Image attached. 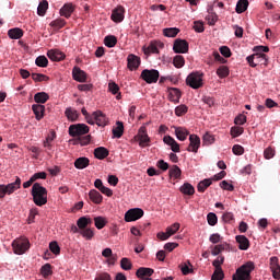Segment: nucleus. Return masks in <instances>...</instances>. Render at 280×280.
Listing matches in <instances>:
<instances>
[{
    "label": "nucleus",
    "mask_w": 280,
    "mask_h": 280,
    "mask_svg": "<svg viewBox=\"0 0 280 280\" xmlns=\"http://www.w3.org/2000/svg\"><path fill=\"white\" fill-rule=\"evenodd\" d=\"M33 202L37 207H43L47 202V188L43 187L39 183L33 184L32 187Z\"/></svg>",
    "instance_id": "obj_1"
},
{
    "label": "nucleus",
    "mask_w": 280,
    "mask_h": 280,
    "mask_svg": "<svg viewBox=\"0 0 280 280\" xmlns=\"http://www.w3.org/2000/svg\"><path fill=\"white\" fill-rule=\"evenodd\" d=\"M30 240L25 236H21L19 238H15L12 242V248L15 255H25L27 253V249L30 248Z\"/></svg>",
    "instance_id": "obj_2"
},
{
    "label": "nucleus",
    "mask_w": 280,
    "mask_h": 280,
    "mask_svg": "<svg viewBox=\"0 0 280 280\" xmlns=\"http://www.w3.org/2000/svg\"><path fill=\"white\" fill-rule=\"evenodd\" d=\"M253 270H255V262L247 261L236 270L237 278L233 276V280H250Z\"/></svg>",
    "instance_id": "obj_3"
},
{
    "label": "nucleus",
    "mask_w": 280,
    "mask_h": 280,
    "mask_svg": "<svg viewBox=\"0 0 280 280\" xmlns=\"http://www.w3.org/2000/svg\"><path fill=\"white\" fill-rule=\"evenodd\" d=\"M249 67H257L259 65H264L265 67L268 66V56L266 54H254L246 58Z\"/></svg>",
    "instance_id": "obj_4"
},
{
    "label": "nucleus",
    "mask_w": 280,
    "mask_h": 280,
    "mask_svg": "<svg viewBox=\"0 0 280 280\" xmlns=\"http://www.w3.org/2000/svg\"><path fill=\"white\" fill-rule=\"evenodd\" d=\"M16 189H21V179L16 177L14 183L0 185V198H5V194H14Z\"/></svg>",
    "instance_id": "obj_5"
},
{
    "label": "nucleus",
    "mask_w": 280,
    "mask_h": 280,
    "mask_svg": "<svg viewBox=\"0 0 280 280\" xmlns=\"http://www.w3.org/2000/svg\"><path fill=\"white\" fill-rule=\"evenodd\" d=\"M187 86L190 89H201L202 86V73L192 72L186 79Z\"/></svg>",
    "instance_id": "obj_6"
},
{
    "label": "nucleus",
    "mask_w": 280,
    "mask_h": 280,
    "mask_svg": "<svg viewBox=\"0 0 280 280\" xmlns=\"http://www.w3.org/2000/svg\"><path fill=\"white\" fill-rule=\"evenodd\" d=\"M159 70H154V69H151V70H148V69H144L142 72H141V75L140 78H142L144 80V82H147V84H156V82H159Z\"/></svg>",
    "instance_id": "obj_7"
},
{
    "label": "nucleus",
    "mask_w": 280,
    "mask_h": 280,
    "mask_svg": "<svg viewBox=\"0 0 280 280\" xmlns=\"http://www.w3.org/2000/svg\"><path fill=\"white\" fill-rule=\"evenodd\" d=\"M70 137H82V135H89V126L84 124L71 125L69 127Z\"/></svg>",
    "instance_id": "obj_8"
},
{
    "label": "nucleus",
    "mask_w": 280,
    "mask_h": 280,
    "mask_svg": "<svg viewBox=\"0 0 280 280\" xmlns=\"http://www.w3.org/2000/svg\"><path fill=\"white\" fill-rule=\"evenodd\" d=\"M143 218V209L132 208L125 213V222H137Z\"/></svg>",
    "instance_id": "obj_9"
},
{
    "label": "nucleus",
    "mask_w": 280,
    "mask_h": 280,
    "mask_svg": "<svg viewBox=\"0 0 280 280\" xmlns=\"http://www.w3.org/2000/svg\"><path fill=\"white\" fill-rule=\"evenodd\" d=\"M136 141H139L140 148H147V145H150V137L148 136V130L145 127H141L138 130V135L135 137Z\"/></svg>",
    "instance_id": "obj_10"
},
{
    "label": "nucleus",
    "mask_w": 280,
    "mask_h": 280,
    "mask_svg": "<svg viewBox=\"0 0 280 280\" xmlns=\"http://www.w3.org/2000/svg\"><path fill=\"white\" fill-rule=\"evenodd\" d=\"M92 119L96 126H101L102 128L108 126V117H106V114L102 113V110L94 112L92 114Z\"/></svg>",
    "instance_id": "obj_11"
},
{
    "label": "nucleus",
    "mask_w": 280,
    "mask_h": 280,
    "mask_svg": "<svg viewBox=\"0 0 280 280\" xmlns=\"http://www.w3.org/2000/svg\"><path fill=\"white\" fill-rule=\"evenodd\" d=\"M127 67H128L129 71H137V69H139V67H141V57H139L135 54L128 55Z\"/></svg>",
    "instance_id": "obj_12"
},
{
    "label": "nucleus",
    "mask_w": 280,
    "mask_h": 280,
    "mask_svg": "<svg viewBox=\"0 0 280 280\" xmlns=\"http://www.w3.org/2000/svg\"><path fill=\"white\" fill-rule=\"evenodd\" d=\"M269 268L272 272V277L276 280H280V265H279V257L272 256L269 259Z\"/></svg>",
    "instance_id": "obj_13"
},
{
    "label": "nucleus",
    "mask_w": 280,
    "mask_h": 280,
    "mask_svg": "<svg viewBox=\"0 0 280 280\" xmlns=\"http://www.w3.org/2000/svg\"><path fill=\"white\" fill-rule=\"evenodd\" d=\"M173 50L175 54H187L189 51V43L185 39H175Z\"/></svg>",
    "instance_id": "obj_14"
},
{
    "label": "nucleus",
    "mask_w": 280,
    "mask_h": 280,
    "mask_svg": "<svg viewBox=\"0 0 280 280\" xmlns=\"http://www.w3.org/2000/svg\"><path fill=\"white\" fill-rule=\"evenodd\" d=\"M125 14H126V9L122 5H118L112 11L110 19L112 21H114V23H121V21H124L125 19Z\"/></svg>",
    "instance_id": "obj_15"
},
{
    "label": "nucleus",
    "mask_w": 280,
    "mask_h": 280,
    "mask_svg": "<svg viewBox=\"0 0 280 280\" xmlns=\"http://www.w3.org/2000/svg\"><path fill=\"white\" fill-rule=\"evenodd\" d=\"M189 145L187 148V152H194L195 154L198 153V150L200 149V137L197 135H190L189 136Z\"/></svg>",
    "instance_id": "obj_16"
},
{
    "label": "nucleus",
    "mask_w": 280,
    "mask_h": 280,
    "mask_svg": "<svg viewBox=\"0 0 280 280\" xmlns=\"http://www.w3.org/2000/svg\"><path fill=\"white\" fill-rule=\"evenodd\" d=\"M75 12V5L73 3L68 2L62 5L59 11L60 16H65V19H71V15Z\"/></svg>",
    "instance_id": "obj_17"
},
{
    "label": "nucleus",
    "mask_w": 280,
    "mask_h": 280,
    "mask_svg": "<svg viewBox=\"0 0 280 280\" xmlns=\"http://www.w3.org/2000/svg\"><path fill=\"white\" fill-rule=\"evenodd\" d=\"M47 56L49 60H52L54 62H60V60H65L66 58L65 52L60 51L59 49L48 50Z\"/></svg>",
    "instance_id": "obj_18"
},
{
    "label": "nucleus",
    "mask_w": 280,
    "mask_h": 280,
    "mask_svg": "<svg viewBox=\"0 0 280 280\" xmlns=\"http://www.w3.org/2000/svg\"><path fill=\"white\" fill-rule=\"evenodd\" d=\"M235 240L238 243L240 250H248L250 248V241L245 235H236Z\"/></svg>",
    "instance_id": "obj_19"
},
{
    "label": "nucleus",
    "mask_w": 280,
    "mask_h": 280,
    "mask_svg": "<svg viewBox=\"0 0 280 280\" xmlns=\"http://www.w3.org/2000/svg\"><path fill=\"white\" fill-rule=\"evenodd\" d=\"M72 78L75 82H85L86 81V72H84L79 67H74L72 69Z\"/></svg>",
    "instance_id": "obj_20"
},
{
    "label": "nucleus",
    "mask_w": 280,
    "mask_h": 280,
    "mask_svg": "<svg viewBox=\"0 0 280 280\" xmlns=\"http://www.w3.org/2000/svg\"><path fill=\"white\" fill-rule=\"evenodd\" d=\"M163 141L166 145H170L172 152H180V144H178L172 136H165Z\"/></svg>",
    "instance_id": "obj_21"
},
{
    "label": "nucleus",
    "mask_w": 280,
    "mask_h": 280,
    "mask_svg": "<svg viewBox=\"0 0 280 280\" xmlns=\"http://www.w3.org/2000/svg\"><path fill=\"white\" fill-rule=\"evenodd\" d=\"M182 95L180 90L177 88H171L168 90V100L170 102H174V104H178V102H180Z\"/></svg>",
    "instance_id": "obj_22"
},
{
    "label": "nucleus",
    "mask_w": 280,
    "mask_h": 280,
    "mask_svg": "<svg viewBox=\"0 0 280 280\" xmlns=\"http://www.w3.org/2000/svg\"><path fill=\"white\" fill-rule=\"evenodd\" d=\"M32 110H33L37 121H40V119H43L45 117V105L34 104L32 106Z\"/></svg>",
    "instance_id": "obj_23"
},
{
    "label": "nucleus",
    "mask_w": 280,
    "mask_h": 280,
    "mask_svg": "<svg viewBox=\"0 0 280 280\" xmlns=\"http://www.w3.org/2000/svg\"><path fill=\"white\" fill-rule=\"evenodd\" d=\"M175 130L176 138L178 141H185L187 139V136L189 135V131H187V128L185 127H172Z\"/></svg>",
    "instance_id": "obj_24"
},
{
    "label": "nucleus",
    "mask_w": 280,
    "mask_h": 280,
    "mask_svg": "<svg viewBox=\"0 0 280 280\" xmlns=\"http://www.w3.org/2000/svg\"><path fill=\"white\" fill-rule=\"evenodd\" d=\"M152 275H154V269L145 267L139 268L136 272L139 279H145V277H152Z\"/></svg>",
    "instance_id": "obj_25"
},
{
    "label": "nucleus",
    "mask_w": 280,
    "mask_h": 280,
    "mask_svg": "<svg viewBox=\"0 0 280 280\" xmlns=\"http://www.w3.org/2000/svg\"><path fill=\"white\" fill-rule=\"evenodd\" d=\"M89 197H90V200L94 202V205H102V200H104V197L102 196V194H100V191L95 189L90 190Z\"/></svg>",
    "instance_id": "obj_26"
},
{
    "label": "nucleus",
    "mask_w": 280,
    "mask_h": 280,
    "mask_svg": "<svg viewBox=\"0 0 280 280\" xmlns=\"http://www.w3.org/2000/svg\"><path fill=\"white\" fill-rule=\"evenodd\" d=\"M94 156L95 159H98L100 161H104L106 156H108V149L104 147H98L94 149Z\"/></svg>",
    "instance_id": "obj_27"
},
{
    "label": "nucleus",
    "mask_w": 280,
    "mask_h": 280,
    "mask_svg": "<svg viewBox=\"0 0 280 280\" xmlns=\"http://www.w3.org/2000/svg\"><path fill=\"white\" fill-rule=\"evenodd\" d=\"M212 184H213V182L211 180V178H206V179L199 182V184L197 185V190L200 194H205V191H207L208 187H211Z\"/></svg>",
    "instance_id": "obj_28"
},
{
    "label": "nucleus",
    "mask_w": 280,
    "mask_h": 280,
    "mask_svg": "<svg viewBox=\"0 0 280 280\" xmlns=\"http://www.w3.org/2000/svg\"><path fill=\"white\" fill-rule=\"evenodd\" d=\"M91 163L89 158H79L74 161V167L77 170H86V166Z\"/></svg>",
    "instance_id": "obj_29"
},
{
    "label": "nucleus",
    "mask_w": 280,
    "mask_h": 280,
    "mask_svg": "<svg viewBox=\"0 0 280 280\" xmlns=\"http://www.w3.org/2000/svg\"><path fill=\"white\" fill-rule=\"evenodd\" d=\"M9 38L14 40H19V38H23V30L15 27L8 31Z\"/></svg>",
    "instance_id": "obj_30"
},
{
    "label": "nucleus",
    "mask_w": 280,
    "mask_h": 280,
    "mask_svg": "<svg viewBox=\"0 0 280 280\" xmlns=\"http://www.w3.org/2000/svg\"><path fill=\"white\" fill-rule=\"evenodd\" d=\"M179 191L184 194V196H194V194H196V189L189 183H185L180 186Z\"/></svg>",
    "instance_id": "obj_31"
},
{
    "label": "nucleus",
    "mask_w": 280,
    "mask_h": 280,
    "mask_svg": "<svg viewBox=\"0 0 280 280\" xmlns=\"http://www.w3.org/2000/svg\"><path fill=\"white\" fill-rule=\"evenodd\" d=\"M248 10V0H238L236 3L235 12L237 14H244Z\"/></svg>",
    "instance_id": "obj_32"
},
{
    "label": "nucleus",
    "mask_w": 280,
    "mask_h": 280,
    "mask_svg": "<svg viewBox=\"0 0 280 280\" xmlns=\"http://www.w3.org/2000/svg\"><path fill=\"white\" fill-rule=\"evenodd\" d=\"M116 126L117 127L113 129V136L116 139H121V137H124V122L117 121Z\"/></svg>",
    "instance_id": "obj_33"
},
{
    "label": "nucleus",
    "mask_w": 280,
    "mask_h": 280,
    "mask_svg": "<svg viewBox=\"0 0 280 280\" xmlns=\"http://www.w3.org/2000/svg\"><path fill=\"white\" fill-rule=\"evenodd\" d=\"M49 100V94L46 92H39L34 95L36 104H45Z\"/></svg>",
    "instance_id": "obj_34"
},
{
    "label": "nucleus",
    "mask_w": 280,
    "mask_h": 280,
    "mask_svg": "<svg viewBox=\"0 0 280 280\" xmlns=\"http://www.w3.org/2000/svg\"><path fill=\"white\" fill-rule=\"evenodd\" d=\"M93 220H91L90 218L86 217H81L78 221H77V226L79 229H81V231H84V229H86V226H89V224H92Z\"/></svg>",
    "instance_id": "obj_35"
},
{
    "label": "nucleus",
    "mask_w": 280,
    "mask_h": 280,
    "mask_svg": "<svg viewBox=\"0 0 280 280\" xmlns=\"http://www.w3.org/2000/svg\"><path fill=\"white\" fill-rule=\"evenodd\" d=\"M66 117H68L69 121H78V117H80V114L78 110L69 107L66 109Z\"/></svg>",
    "instance_id": "obj_36"
},
{
    "label": "nucleus",
    "mask_w": 280,
    "mask_h": 280,
    "mask_svg": "<svg viewBox=\"0 0 280 280\" xmlns=\"http://www.w3.org/2000/svg\"><path fill=\"white\" fill-rule=\"evenodd\" d=\"M48 8H49V2H47V0H43L37 8L38 16H45V14H47Z\"/></svg>",
    "instance_id": "obj_37"
},
{
    "label": "nucleus",
    "mask_w": 280,
    "mask_h": 280,
    "mask_svg": "<svg viewBox=\"0 0 280 280\" xmlns=\"http://www.w3.org/2000/svg\"><path fill=\"white\" fill-rule=\"evenodd\" d=\"M168 174L171 178H180L183 171H180V167H178V165H173L170 168Z\"/></svg>",
    "instance_id": "obj_38"
},
{
    "label": "nucleus",
    "mask_w": 280,
    "mask_h": 280,
    "mask_svg": "<svg viewBox=\"0 0 280 280\" xmlns=\"http://www.w3.org/2000/svg\"><path fill=\"white\" fill-rule=\"evenodd\" d=\"M178 32H180V31L176 27H171V28H164L163 30V34L167 38H175V36H178Z\"/></svg>",
    "instance_id": "obj_39"
},
{
    "label": "nucleus",
    "mask_w": 280,
    "mask_h": 280,
    "mask_svg": "<svg viewBox=\"0 0 280 280\" xmlns=\"http://www.w3.org/2000/svg\"><path fill=\"white\" fill-rule=\"evenodd\" d=\"M228 248H229V244H226V243L215 245L211 250V255H213L215 257V256L220 255V253H222L223 250H226Z\"/></svg>",
    "instance_id": "obj_40"
},
{
    "label": "nucleus",
    "mask_w": 280,
    "mask_h": 280,
    "mask_svg": "<svg viewBox=\"0 0 280 280\" xmlns=\"http://www.w3.org/2000/svg\"><path fill=\"white\" fill-rule=\"evenodd\" d=\"M173 65L176 67V69H183L185 67V57L182 55H177L173 59Z\"/></svg>",
    "instance_id": "obj_41"
},
{
    "label": "nucleus",
    "mask_w": 280,
    "mask_h": 280,
    "mask_svg": "<svg viewBox=\"0 0 280 280\" xmlns=\"http://www.w3.org/2000/svg\"><path fill=\"white\" fill-rule=\"evenodd\" d=\"M67 25V21L65 19H57L50 22V27H54V30H62Z\"/></svg>",
    "instance_id": "obj_42"
},
{
    "label": "nucleus",
    "mask_w": 280,
    "mask_h": 280,
    "mask_svg": "<svg viewBox=\"0 0 280 280\" xmlns=\"http://www.w3.org/2000/svg\"><path fill=\"white\" fill-rule=\"evenodd\" d=\"M104 44L106 47H115V45H117V37H115V35H108L104 38Z\"/></svg>",
    "instance_id": "obj_43"
},
{
    "label": "nucleus",
    "mask_w": 280,
    "mask_h": 280,
    "mask_svg": "<svg viewBox=\"0 0 280 280\" xmlns=\"http://www.w3.org/2000/svg\"><path fill=\"white\" fill-rule=\"evenodd\" d=\"M106 223H107V221H106V218H104V217H95L94 218V224H95L96 229H98V230L104 229L106 226Z\"/></svg>",
    "instance_id": "obj_44"
},
{
    "label": "nucleus",
    "mask_w": 280,
    "mask_h": 280,
    "mask_svg": "<svg viewBox=\"0 0 280 280\" xmlns=\"http://www.w3.org/2000/svg\"><path fill=\"white\" fill-rule=\"evenodd\" d=\"M194 266H191V262L187 261L180 265V270L183 275H191L194 272Z\"/></svg>",
    "instance_id": "obj_45"
},
{
    "label": "nucleus",
    "mask_w": 280,
    "mask_h": 280,
    "mask_svg": "<svg viewBox=\"0 0 280 280\" xmlns=\"http://www.w3.org/2000/svg\"><path fill=\"white\" fill-rule=\"evenodd\" d=\"M31 77L34 82H47L49 80V77L43 73H32Z\"/></svg>",
    "instance_id": "obj_46"
},
{
    "label": "nucleus",
    "mask_w": 280,
    "mask_h": 280,
    "mask_svg": "<svg viewBox=\"0 0 280 280\" xmlns=\"http://www.w3.org/2000/svg\"><path fill=\"white\" fill-rule=\"evenodd\" d=\"M217 75L221 79L223 78H228L229 75V67L226 66H220L218 69H217Z\"/></svg>",
    "instance_id": "obj_47"
},
{
    "label": "nucleus",
    "mask_w": 280,
    "mask_h": 280,
    "mask_svg": "<svg viewBox=\"0 0 280 280\" xmlns=\"http://www.w3.org/2000/svg\"><path fill=\"white\" fill-rule=\"evenodd\" d=\"M35 65L37 67L45 68V67H47L49 65V60L45 56H39V57L36 58Z\"/></svg>",
    "instance_id": "obj_48"
},
{
    "label": "nucleus",
    "mask_w": 280,
    "mask_h": 280,
    "mask_svg": "<svg viewBox=\"0 0 280 280\" xmlns=\"http://www.w3.org/2000/svg\"><path fill=\"white\" fill-rule=\"evenodd\" d=\"M120 268L122 270H132V261L129 260V258H121L120 260Z\"/></svg>",
    "instance_id": "obj_49"
},
{
    "label": "nucleus",
    "mask_w": 280,
    "mask_h": 280,
    "mask_svg": "<svg viewBox=\"0 0 280 280\" xmlns=\"http://www.w3.org/2000/svg\"><path fill=\"white\" fill-rule=\"evenodd\" d=\"M187 110H188L187 105L182 104L175 108V115L177 117H183V115H186Z\"/></svg>",
    "instance_id": "obj_50"
},
{
    "label": "nucleus",
    "mask_w": 280,
    "mask_h": 280,
    "mask_svg": "<svg viewBox=\"0 0 280 280\" xmlns=\"http://www.w3.org/2000/svg\"><path fill=\"white\" fill-rule=\"evenodd\" d=\"M207 220L210 226H215L218 224V215L213 212L208 213Z\"/></svg>",
    "instance_id": "obj_51"
},
{
    "label": "nucleus",
    "mask_w": 280,
    "mask_h": 280,
    "mask_svg": "<svg viewBox=\"0 0 280 280\" xmlns=\"http://www.w3.org/2000/svg\"><path fill=\"white\" fill-rule=\"evenodd\" d=\"M241 135H244V127H232L231 128V136L233 139L240 137Z\"/></svg>",
    "instance_id": "obj_52"
},
{
    "label": "nucleus",
    "mask_w": 280,
    "mask_h": 280,
    "mask_svg": "<svg viewBox=\"0 0 280 280\" xmlns=\"http://www.w3.org/2000/svg\"><path fill=\"white\" fill-rule=\"evenodd\" d=\"M180 229V223H174L171 226L166 228V232L172 237V235H176V232Z\"/></svg>",
    "instance_id": "obj_53"
},
{
    "label": "nucleus",
    "mask_w": 280,
    "mask_h": 280,
    "mask_svg": "<svg viewBox=\"0 0 280 280\" xmlns=\"http://www.w3.org/2000/svg\"><path fill=\"white\" fill-rule=\"evenodd\" d=\"M202 140L206 145H211V143H215V137H213V135L209 132L205 133Z\"/></svg>",
    "instance_id": "obj_54"
},
{
    "label": "nucleus",
    "mask_w": 280,
    "mask_h": 280,
    "mask_svg": "<svg viewBox=\"0 0 280 280\" xmlns=\"http://www.w3.org/2000/svg\"><path fill=\"white\" fill-rule=\"evenodd\" d=\"M222 264H224V256H219L212 261V266L215 268V270H222Z\"/></svg>",
    "instance_id": "obj_55"
},
{
    "label": "nucleus",
    "mask_w": 280,
    "mask_h": 280,
    "mask_svg": "<svg viewBox=\"0 0 280 280\" xmlns=\"http://www.w3.org/2000/svg\"><path fill=\"white\" fill-rule=\"evenodd\" d=\"M54 139H56V132L47 136L46 140L44 141V148L51 150V142L54 141Z\"/></svg>",
    "instance_id": "obj_56"
},
{
    "label": "nucleus",
    "mask_w": 280,
    "mask_h": 280,
    "mask_svg": "<svg viewBox=\"0 0 280 280\" xmlns=\"http://www.w3.org/2000/svg\"><path fill=\"white\" fill-rule=\"evenodd\" d=\"M40 272L43 275V277L45 279H47V277H49V275H51V265L50 264H46L42 267Z\"/></svg>",
    "instance_id": "obj_57"
},
{
    "label": "nucleus",
    "mask_w": 280,
    "mask_h": 280,
    "mask_svg": "<svg viewBox=\"0 0 280 280\" xmlns=\"http://www.w3.org/2000/svg\"><path fill=\"white\" fill-rule=\"evenodd\" d=\"M211 280H224V271L222 269H215Z\"/></svg>",
    "instance_id": "obj_58"
},
{
    "label": "nucleus",
    "mask_w": 280,
    "mask_h": 280,
    "mask_svg": "<svg viewBox=\"0 0 280 280\" xmlns=\"http://www.w3.org/2000/svg\"><path fill=\"white\" fill-rule=\"evenodd\" d=\"M81 235H83V237H85V240H93V235H95V233L93 232L92 229H84L81 231Z\"/></svg>",
    "instance_id": "obj_59"
},
{
    "label": "nucleus",
    "mask_w": 280,
    "mask_h": 280,
    "mask_svg": "<svg viewBox=\"0 0 280 280\" xmlns=\"http://www.w3.org/2000/svg\"><path fill=\"white\" fill-rule=\"evenodd\" d=\"M49 249L54 253V255H58L60 253V246L58 242L52 241L49 243Z\"/></svg>",
    "instance_id": "obj_60"
},
{
    "label": "nucleus",
    "mask_w": 280,
    "mask_h": 280,
    "mask_svg": "<svg viewBox=\"0 0 280 280\" xmlns=\"http://www.w3.org/2000/svg\"><path fill=\"white\" fill-rule=\"evenodd\" d=\"M232 152L236 156H242V154H244V147H242L240 144H234L232 148Z\"/></svg>",
    "instance_id": "obj_61"
},
{
    "label": "nucleus",
    "mask_w": 280,
    "mask_h": 280,
    "mask_svg": "<svg viewBox=\"0 0 280 280\" xmlns=\"http://www.w3.org/2000/svg\"><path fill=\"white\" fill-rule=\"evenodd\" d=\"M245 122H246V115L244 114L236 116L234 119V124L236 126H244Z\"/></svg>",
    "instance_id": "obj_62"
},
{
    "label": "nucleus",
    "mask_w": 280,
    "mask_h": 280,
    "mask_svg": "<svg viewBox=\"0 0 280 280\" xmlns=\"http://www.w3.org/2000/svg\"><path fill=\"white\" fill-rule=\"evenodd\" d=\"M264 156H265V159H267V160H270V159H272L273 156H275V149H272V148H267V149H265V151H264Z\"/></svg>",
    "instance_id": "obj_63"
},
{
    "label": "nucleus",
    "mask_w": 280,
    "mask_h": 280,
    "mask_svg": "<svg viewBox=\"0 0 280 280\" xmlns=\"http://www.w3.org/2000/svg\"><path fill=\"white\" fill-rule=\"evenodd\" d=\"M94 280H113L108 272L97 273Z\"/></svg>",
    "instance_id": "obj_64"
}]
</instances>
